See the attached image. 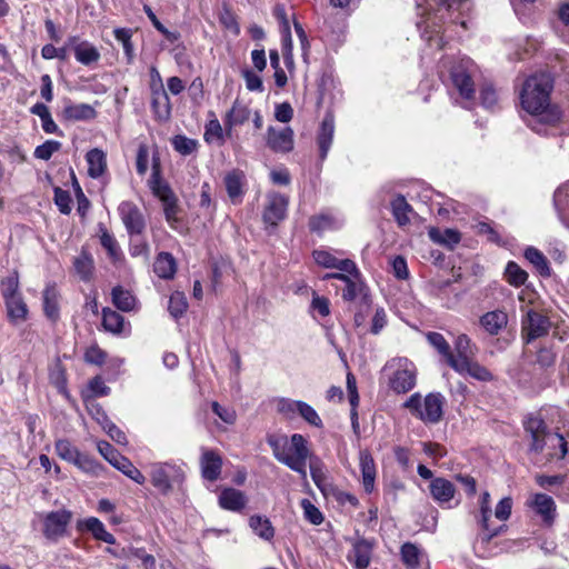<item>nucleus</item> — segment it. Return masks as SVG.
I'll return each mask as SVG.
<instances>
[{
    "mask_svg": "<svg viewBox=\"0 0 569 569\" xmlns=\"http://www.w3.org/2000/svg\"><path fill=\"white\" fill-rule=\"evenodd\" d=\"M428 7L427 18L417 23L422 37L431 44L435 40L437 48H442V38L438 37L445 23H460L467 27L463 16L471 10L470 0H423Z\"/></svg>",
    "mask_w": 569,
    "mask_h": 569,
    "instance_id": "f257e3e1",
    "label": "nucleus"
},
{
    "mask_svg": "<svg viewBox=\"0 0 569 569\" xmlns=\"http://www.w3.org/2000/svg\"><path fill=\"white\" fill-rule=\"evenodd\" d=\"M552 80L547 73L532 74L526 79L520 91V102L523 110L535 116L540 122L555 124L561 113L550 104Z\"/></svg>",
    "mask_w": 569,
    "mask_h": 569,
    "instance_id": "f03ea898",
    "label": "nucleus"
},
{
    "mask_svg": "<svg viewBox=\"0 0 569 569\" xmlns=\"http://www.w3.org/2000/svg\"><path fill=\"white\" fill-rule=\"evenodd\" d=\"M268 443L274 458L299 473L302 480H307V459L311 456L308 442L300 433H295L288 439L286 436L269 438Z\"/></svg>",
    "mask_w": 569,
    "mask_h": 569,
    "instance_id": "7ed1b4c3",
    "label": "nucleus"
},
{
    "mask_svg": "<svg viewBox=\"0 0 569 569\" xmlns=\"http://www.w3.org/2000/svg\"><path fill=\"white\" fill-rule=\"evenodd\" d=\"M525 428L531 437L530 450L546 456V462L562 460L567 455L565 438L547 430L545 421L538 416H530L525 422Z\"/></svg>",
    "mask_w": 569,
    "mask_h": 569,
    "instance_id": "20e7f679",
    "label": "nucleus"
},
{
    "mask_svg": "<svg viewBox=\"0 0 569 569\" xmlns=\"http://www.w3.org/2000/svg\"><path fill=\"white\" fill-rule=\"evenodd\" d=\"M446 398L440 392H430L423 399L419 392L412 393L405 402L403 408L426 425H436L443 417Z\"/></svg>",
    "mask_w": 569,
    "mask_h": 569,
    "instance_id": "39448f33",
    "label": "nucleus"
},
{
    "mask_svg": "<svg viewBox=\"0 0 569 569\" xmlns=\"http://www.w3.org/2000/svg\"><path fill=\"white\" fill-rule=\"evenodd\" d=\"M450 80L460 98L465 101V108H471L475 102V79L479 73L477 64L470 58H461L455 61L449 70Z\"/></svg>",
    "mask_w": 569,
    "mask_h": 569,
    "instance_id": "423d86ee",
    "label": "nucleus"
},
{
    "mask_svg": "<svg viewBox=\"0 0 569 569\" xmlns=\"http://www.w3.org/2000/svg\"><path fill=\"white\" fill-rule=\"evenodd\" d=\"M382 371L388 377L389 388L400 395L407 393L416 387L417 367L405 357L392 358L386 362Z\"/></svg>",
    "mask_w": 569,
    "mask_h": 569,
    "instance_id": "0eeeda50",
    "label": "nucleus"
},
{
    "mask_svg": "<svg viewBox=\"0 0 569 569\" xmlns=\"http://www.w3.org/2000/svg\"><path fill=\"white\" fill-rule=\"evenodd\" d=\"M97 448L101 456H103V458L117 470L121 471L139 485H143L146 482V477L141 471L136 468L127 457L118 452L109 442L99 441L97 443Z\"/></svg>",
    "mask_w": 569,
    "mask_h": 569,
    "instance_id": "6e6552de",
    "label": "nucleus"
},
{
    "mask_svg": "<svg viewBox=\"0 0 569 569\" xmlns=\"http://www.w3.org/2000/svg\"><path fill=\"white\" fill-rule=\"evenodd\" d=\"M151 482L163 495L171 491L174 483L184 479L182 469L169 462H157L151 466Z\"/></svg>",
    "mask_w": 569,
    "mask_h": 569,
    "instance_id": "1a4fd4ad",
    "label": "nucleus"
},
{
    "mask_svg": "<svg viewBox=\"0 0 569 569\" xmlns=\"http://www.w3.org/2000/svg\"><path fill=\"white\" fill-rule=\"evenodd\" d=\"M72 520V512L68 509H59L42 516V533L53 542L67 536L68 527Z\"/></svg>",
    "mask_w": 569,
    "mask_h": 569,
    "instance_id": "9d476101",
    "label": "nucleus"
},
{
    "mask_svg": "<svg viewBox=\"0 0 569 569\" xmlns=\"http://www.w3.org/2000/svg\"><path fill=\"white\" fill-rule=\"evenodd\" d=\"M548 317L535 310H529L522 320V335L527 342L546 336L550 329Z\"/></svg>",
    "mask_w": 569,
    "mask_h": 569,
    "instance_id": "9b49d317",
    "label": "nucleus"
},
{
    "mask_svg": "<svg viewBox=\"0 0 569 569\" xmlns=\"http://www.w3.org/2000/svg\"><path fill=\"white\" fill-rule=\"evenodd\" d=\"M121 221L129 234H140L146 228V221L140 209L131 201H122L118 207Z\"/></svg>",
    "mask_w": 569,
    "mask_h": 569,
    "instance_id": "f8f14e48",
    "label": "nucleus"
},
{
    "mask_svg": "<svg viewBox=\"0 0 569 569\" xmlns=\"http://www.w3.org/2000/svg\"><path fill=\"white\" fill-rule=\"evenodd\" d=\"M526 505L540 516L546 525L550 526L553 523L557 507L552 497L546 493H532L529 496Z\"/></svg>",
    "mask_w": 569,
    "mask_h": 569,
    "instance_id": "ddd939ff",
    "label": "nucleus"
},
{
    "mask_svg": "<svg viewBox=\"0 0 569 569\" xmlns=\"http://www.w3.org/2000/svg\"><path fill=\"white\" fill-rule=\"evenodd\" d=\"M293 136V130L290 127H269L267 130V146L278 153L290 152L295 146Z\"/></svg>",
    "mask_w": 569,
    "mask_h": 569,
    "instance_id": "4468645a",
    "label": "nucleus"
},
{
    "mask_svg": "<svg viewBox=\"0 0 569 569\" xmlns=\"http://www.w3.org/2000/svg\"><path fill=\"white\" fill-rule=\"evenodd\" d=\"M288 198L283 194L272 192L267 196V204L263 210V221L270 226H277L286 218Z\"/></svg>",
    "mask_w": 569,
    "mask_h": 569,
    "instance_id": "2eb2a0df",
    "label": "nucleus"
},
{
    "mask_svg": "<svg viewBox=\"0 0 569 569\" xmlns=\"http://www.w3.org/2000/svg\"><path fill=\"white\" fill-rule=\"evenodd\" d=\"M151 109L154 119L160 122L168 121L171 117V103L163 84L152 83L151 87Z\"/></svg>",
    "mask_w": 569,
    "mask_h": 569,
    "instance_id": "dca6fc26",
    "label": "nucleus"
},
{
    "mask_svg": "<svg viewBox=\"0 0 569 569\" xmlns=\"http://www.w3.org/2000/svg\"><path fill=\"white\" fill-rule=\"evenodd\" d=\"M223 182L231 202L233 204L241 203L247 187L244 172L240 169H233L226 173Z\"/></svg>",
    "mask_w": 569,
    "mask_h": 569,
    "instance_id": "f3484780",
    "label": "nucleus"
},
{
    "mask_svg": "<svg viewBox=\"0 0 569 569\" xmlns=\"http://www.w3.org/2000/svg\"><path fill=\"white\" fill-rule=\"evenodd\" d=\"M312 256L316 263L323 268H336L347 273H358V268L352 260L339 259L328 250H315Z\"/></svg>",
    "mask_w": 569,
    "mask_h": 569,
    "instance_id": "a211bd4d",
    "label": "nucleus"
},
{
    "mask_svg": "<svg viewBox=\"0 0 569 569\" xmlns=\"http://www.w3.org/2000/svg\"><path fill=\"white\" fill-rule=\"evenodd\" d=\"M68 46L72 47L76 60L83 66H90L100 60V51L89 41H78L77 37H70Z\"/></svg>",
    "mask_w": 569,
    "mask_h": 569,
    "instance_id": "6ab92c4d",
    "label": "nucleus"
},
{
    "mask_svg": "<svg viewBox=\"0 0 569 569\" xmlns=\"http://www.w3.org/2000/svg\"><path fill=\"white\" fill-rule=\"evenodd\" d=\"M452 369L460 375H468L481 382H490L495 379V376L488 368L475 361L472 358L452 363Z\"/></svg>",
    "mask_w": 569,
    "mask_h": 569,
    "instance_id": "aec40b11",
    "label": "nucleus"
},
{
    "mask_svg": "<svg viewBox=\"0 0 569 569\" xmlns=\"http://www.w3.org/2000/svg\"><path fill=\"white\" fill-rule=\"evenodd\" d=\"M200 467L201 475L206 480L216 481L221 473L222 458L214 450L202 448Z\"/></svg>",
    "mask_w": 569,
    "mask_h": 569,
    "instance_id": "412c9836",
    "label": "nucleus"
},
{
    "mask_svg": "<svg viewBox=\"0 0 569 569\" xmlns=\"http://www.w3.org/2000/svg\"><path fill=\"white\" fill-rule=\"evenodd\" d=\"M335 133V118L331 112H327L322 119L318 136L317 143L320 151L321 160H325L328 156L330 147L333 141Z\"/></svg>",
    "mask_w": 569,
    "mask_h": 569,
    "instance_id": "4be33fe9",
    "label": "nucleus"
},
{
    "mask_svg": "<svg viewBox=\"0 0 569 569\" xmlns=\"http://www.w3.org/2000/svg\"><path fill=\"white\" fill-rule=\"evenodd\" d=\"M372 548L370 541L359 539L353 542L347 558L357 569H366L371 560Z\"/></svg>",
    "mask_w": 569,
    "mask_h": 569,
    "instance_id": "5701e85b",
    "label": "nucleus"
},
{
    "mask_svg": "<svg viewBox=\"0 0 569 569\" xmlns=\"http://www.w3.org/2000/svg\"><path fill=\"white\" fill-rule=\"evenodd\" d=\"M359 465L362 476V485L367 493H371L375 489L377 469L371 453L365 449L359 452Z\"/></svg>",
    "mask_w": 569,
    "mask_h": 569,
    "instance_id": "b1692460",
    "label": "nucleus"
},
{
    "mask_svg": "<svg viewBox=\"0 0 569 569\" xmlns=\"http://www.w3.org/2000/svg\"><path fill=\"white\" fill-rule=\"evenodd\" d=\"M77 529L79 531H89L92 533L94 539L101 540L106 543H116V538L113 535L108 532L104 525L96 517H89L87 519L79 520L77 522Z\"/></svg>",
    "mask_w": 569,
    "mask_h": 569,
    "instance_id": "393cba45",
    "label": "nucleus"
},
{
    "mask_svg": "<svg viewBox=\"0 0 569 569\" xmlns=\"http://www.w3.org/2000/svg\"><path fill=\"white\" fill-rule=\"evenodd\" d=\"M247 503L246 495L234 488H226L219 496V506L224 510L240 512L246 508Z\"/></svg>",
    "mask_w": 569,
    "mask_h": 569,
    "instance_id": "a878e982",
    "label": "nucleus"
},
{
    "mask_svg": "<svg viewBox=\"0 0 569 569\" xmlns=\"http://www.w3.org/2000/svg\"><path fill=\"white\" fill-rule=\"evenodd\" d=\"M63 118L70 121H88L97 117L96 109L88 103H73L68 100L62 110Z\"/></svg>",
    "mask_w": 569,
    "mask_h": 569,
    "instance_id": "bb28decb",
    "label": "nucleus"
},
{
    "mask_svg": "<svg viewBox=\"0 0 569 569\" xmlns=\"http://www.w3.org/2000/svg\"><path fill=\"white\" fill-rule=\"evenodd\" d=\"M480 326L491 336H497L508 325V315L502 310L486 312L480 317Z\"/></svg>",
    "mask_w": 569,
    "mask_h": 569,
    "instance_id": "cd10ccee",
    "label": "nucleus"
},
{
    "mask_svg": "<svg viewBox=\"0 0 569 569\" xmlns=\"http://www.w3.org/2000/svg\"><path fill=\"white\" fill-rule=\"evenodd\" d=\"M149 183H150V189H151L152 193L157 198H159L161 202L168 201L176 197L173 191L169 187V184L167 182L162 181V179L160 177L159 160L156 158H153L152 176H151Z\"/></svg>",
    "mask_w": 569,
    "mask_h": 569,
    "instance_id": "c85d7f7f",
    "label": "nucleus"
},
{
    "mask_svg": "<svg viewBox=\"0 0 569 569\" xmlns=\"http://www.w3.org/2000/svg\"><path fill=\"white\" fill-rule=\"evenodd\" d=\"M251 111L249 107L240 100H234L231 109L226 113L224 117V127L227 131H231V129L236 126L243 124L249 120Z\"/></svg>",
    "mask_w": 569,
    "mask_h": 569,
    "instance_id": "c756f323",
    "label": "nucleus"
},
{
    "mask_svg": "<svg viewBox=\"0 0 569 569\" xmlns=\"http://www.w3.org/2000/svg\"><path fill=\"white\" fill-rule=\"evenodd\" d=\"M429 489L432 498L439 503L449 502L456 492L453 483L441 477L432 479Z\"/></svg>",
    "mask_w": 569,
    "mask_h": 569,
    "instance_id": "7c9ffc66",
    "label": "nucleus"
},
{
    "mask_svg": "<svg viewBox=\"0 0 569 569\" xmlns=\"http://www.w3.org/2000/svg\"><path fill=\"white\" fill-rule=\"evenodd\" d=\"M88 163V174L93 178H100L107 169V156L98 148L91 149L86 154Z\"/></svg>",
    "mask_w": 569,
    "mask_h": 569,
    "instance_id": "2f4dec72",
    "label": "nucleus"
},
{
    "mask_svg": "<svg viewBox=\"0 0 569 569\" xmlns=\"http://www.w3.org/2000/svg\"><path fill=\"white\" fill-rule=\"evenodd\" d=\"M553 206L561 222L567 223L569 220V180L556 189Z\"/></svg>",
    "mask_w": 569,
    "mask_h": 569,
    "instance_id": "473e14b6",
    "label": "nucleus"
},
{
    "mask_svg": "<svg viewBox=\"0 0 569 569\" xmlns=\"http://www.w3.org/2000/svg\"><path fill=\"white\" fill-rule=\"evenodd\" d=\"M59 291L54 284H48L43 290V311L52 321L59 318Z\"/></svg>",
    "mask_w": 569,
    "mask_h": 569,
    "instance_id": "72a5a7b5",
    "label": "nucleus"
},
{
    "mask_svg": "<svg viewBox=\"0 0 569 569\" xmlns=\"http://www.w3.org/2000/svg\"><path fill=\"white\" fill-rule=\"evenodd\" d=\"M177 270L176 260L171 253L160 252L153 263L154 273L162 279H171Z\"/></svg>",
    "mask_w": 569,
    "mask_h": 569,
    "instance_id": "f704fd0d",
    "label": "nucleus"
},
{
    "mask_svg": "<svg viewBox=\"0 0 569 569\" xmlns=\"http://www.w3.org/2000/svg\"><path fill=\"white\" fill-rule=\"evenodd\" d=\"M212 118L204 126L203 139L209 144L223 146L226 142L223 128L213 112L209 113Z\"/></svg>",
    "mask_w": 569,
    "mask_h": 569,
    "instance_id": "c9c22d12",
    "label": "nucleus"
},
{
    "mask_svg": "<svg viewBox=\"0 0 569 569\" xmlns=\"http://www.w3.org/2000/svg\"><path fill=\"white\" fill-rule=\"evenodd\" d=\"M428 236L433 242L448 248H453L461 240L459 231L455 229L440 230L439 228L431 227L428 230Z\"/></svg>",
    "mask_w": 569,
    "mask_h": 569,
    "instance_id": "e433bc0d",
    "label": "nucleus"
},
{
    "mask_svg": "<svg viewBox=\"0 0 569 569\" xmlns=\"http://www.w3.org/2000/svg\"><path fill=\"white\" fill-rule=\"evenodd\" d=\"M100 243L107 250L109 258L113 263L123 259L122 251L117 239L102 224H100Z\"/></svg>",
    "mask_w": 569,
    "mask_h": 569,
    "instance_id": "4c0bfd02",
    "label": "nucleus"
},
{
    "mask_svg": "<svg viewBox=\"0 0 569 569\" xmlns=\"http://www.w3.org/2000/svg\"><path fill=\"white\" fill-rule=\"evenodd\" d=\"M455 348L457 355L450 352L449 357V366L452 368V363L458 362L459 360H469L473 357V348L471 340L466 335H460L456 339Z\"/></svg>",
    "mask_w": 569,
    "mask_h": 569,
    "instance_id": "58836bf2",
    "label": "nucleus"
},
{
    "mask_svg": "<svg viewBox=\"0 0 569 569\" xmlns=\"http://www.w3.org/2000/svg\"><path fill=\"white\" fill-rule=\"evenodd\" d=\"M480 523L485 531L488 533L482 538L485 541H489L492 537L499 533V530L491 529L489 526V519L491 517L490 508V495L488 491L482 492L480 498Z\"/></svg>",
    "mask_w": 569,
    "mask_h": 569,
    "instance_id": "ea45409f",
    "label": "nucleus"
},
{
    "mask_svg": "<svg viewBox=\"0 0 569 569\" xmlns=\"http://www.w3.org/2000/svg\"><path fill=\"white\" fill-rule=\"evenodd\" d=\"M102 326L111 333H122L124 330V318L117 311L110 308H103L102 310Z\"/></svg>",
    "mask_w": 569,
    "mask_h": 569,
    "instance_id": "a19ab883",
    "label": "nucleus"
},
{
    "mask_svg": "<svg viewBox=\"0 0 569 569\" xmlns=\"http://www.w3.org/2000/svg\"><path fill=\"white\" fill-rule=\"evenodd\" d=\"M6 307L9 320L11 322H20L26 320L28 309L27 305L23 302L21 296L11 297L9 299H6Z\"/></svg>",
    "mask_w": 569,
    "mask_h": 569,
    "instance_id": "79ce46f5",
    "label": "nucleus"
},
{
    "mask_svg": "<svg viewBox=\"0 0 569 569\" xmlns=\"http://www.w3.org/2000/svg\"><path fill=\"white\" fill-rule=\"evenodd\" d=\"M350 278L345 282L346 288L342 291V298L346 301H352L358 296L365 295L366 286L361 280V273L358 270V273H349Z\"/></svg>",
    "mask_w": 569,
    "mask_h": 569,
    "instance_id": "37998d69",
    "label": "nucleus"
},
{
    "mask_svg": "<svg viewBox=\"0 0 569 569\" xmlns=\"http://www.w3.org/2000/svg\"><path fill=\"white\" fill-rule=\"evenodd\" d=\"M310 476L315 485L325 491L329 486L325 463L318 457H311L309 462Z\"/></svg>",
    "mask_w": 569,
    "mask_h": 569,
    "instance_id": "c03bdc74",
    "label": "nucleus"
},
{
    "mask_svg": "<svg viewBox=\"0 0 569 569\" xmlns=\"http://www.w3.org/2000/svg\"><path fill=\"white\" fill-rule=\"evenodd\" d=\"M391 211L399 226H406L410 222L409 213L412 208L403 196H398L391 201Z\"/></svg>",
    "mask_w": 569,
    "mask_h": 569,
    "instance_id": "a18cd8bd",
    "label": "nucleus"
},
{
    "mask_svg": "<svg viewBox=\"0 0 569 569\" xmlns=\"http://www.w3.org/2000/svg\"><path fill=\"white\" fill-rule=\"evenodd\" d=\"M73 267L81 280H90L93 271V259L91 254L82 250L80 254L74 258Z\"/></svg>",
    "mask_w": 569,
    "mask_h": 569,
    "instance_id": "49530a36",
    "label": "nucleus"
},
{
    "mask_svg": "<svg viewBox=\"0 0 569 569\" xmlns=\"http://www.w3.org/2000/svg\"><path fill=\"white\" fill-rule=\"evenodd\" d=\"M112 302L119 310L123 312L132 311L136 307L134 296L121 287H116L112 289Z\"/></svg>",
    "mask_w": 569,
    "mask_h": 569,
    "instance_id": "de8ad7c7",
    "label": "nucleus"
},
{
    "mask_svg": "<svg viewBox=\"0 0 569 569\" xmlns=\"http://www.w3.org/2000/svg\"><path fill=\"white\" fill-rule=\"evenodd\" d=\"M249 526L253 532L264 540H271L274 536V529L270 520L261 516H251Z\"/></svg>",
    "mask_w": 569,
    "mask_h": 569,
    "instance_id": "09e8293b",
    "label": "nucleus"
},
{
    "mask_svg": "<svg viewBox=\"0 0 569 569\" xmlns=\"http://www.w3.org/2000/svg\"><path fill=\"white\" fill-rule=\"evenodd\" d=\"M56 453L63 460L74 465L81 452L67 439H59L54 443Z\"/></svg>",
    "mask_w": 569,
    "mask_h": 569,
    "instance_id": "8fccbe9b",
    "label": "nucleus"
},
{
    "mask_svg": "<svg viewBox=\"0 0 569 569\" xmlns=\"http://www.w3.org/2000/svg\"><path fill=\"white\" fill-rule=\"evenodd\" d=\"M400 553L401 560L408 569H416L419 567L421 551L415 543H403Z\"/></svg>",
    "mask_w": 569,
    "mask_h": 569,
    "instance_id": "3c124183",
    "label": "nucleus"
},
{
    "mask_svg": "<svg viewBox=\"0 0 569 569\" xmlns=\"http://www.w3.org/2000/svg\"><path fill=\"white\" fill-rule=\"evenodd\" d=\"M525 257L530 263H532L536 267V269L539 271L541 276L550 274L548 260L546 259L541 251H539L536 248L529 247L525 251Z\"/></svg>",
    "mask_w": 569,
    "mask_h": 569,
    "instance_id": "603ef678",
    "label": "nucleus"
},
{
    "mask_svg": "<svg viewBox=\"0 0 569 569\" xmlns=\"http://www.w3.org/2000/svg\"><path fill=\"white\" fill-rule=\"evenodd\" d=\"M173 149L182 156H189L197 151L198 141L196 139L188 138L183 134H177L172 138Z\"/></svg>",
    "mask_w": 569,
    "mask_h": 569,
    "instance_id": "864d4df0",
    "label": "nucleus"
},
{
    "mask_svg": "<svg viewBox=\"0 0 569 569\" xmlns=\"http://www.w3.org/2000/svg\"><path fill=\"white\" fill-rule=\"evenodd\" d=\"M505 276L509 284L513 287H520L525 284L528 279V273L513 261L508 262Z\"/></svg>",
    "mask_w": 569,
    "mask_h": 569,
    "instance_id": "5fc2aeb1",
    "label": "nucleus"
},
{
    "mask_svg": "<svg viewBox=\"0 0 569 569\" xmlns=\"http://www.w3.org/2000/svg\"><path fill=\"white\" fill-rule=\"evenodd\" d=\"M188 308L187 298L183 292L176 291L170 296L168 310L173 318L181 317Z\"/></svg>",
    "mask_w": 569,
    "mask_h": 569,
    "instance_id": "6e6d98bb",
    "label": "nucleus"
},
{
    "mask_svg": "<svg viewBox=\"0 0 569 569\" xmlns=\"http://www.w3.org/2000/svg\"><path fill=\"white\" fill-rule=\"evenodd\" d=\"M74 466L94 477H99L103 471V467L98 461L83 453L80 455Z\"/></svg>",
    "mask_w": 569,
    "mask_h": 569,
    "instance_id": "4d7b16f0",
    "label": "nucleus"
},
{
    "mask_svg": "<svg viewBox=\"0 0 569 569\" xmlns=\"http://www.w3.org/2000/svg\"><path fill=\"white\" fill-rule=\"evenodd\" d=\"M427 340L441 356L445 357L447 363L449 365L451 350L445 337L439 332H429L427 335Z\"/></svg>",
    "mask_w": 569,
    "mask_h": 569,
    "instance_id": "13d9d810",
    "label": "nucleus"
},
{
    "mask_svg": "<svg viewBox=\"0 0 569 569\" xmlns=\"http://www.w3.org/2000/svg\"><path fill=\"white\" fill-rule=\"evenodd\" d=\"M480 102L486 109H493L498 104V92L492 84L486 83L480 88Z\"/></svg>",
    "mask_w": 569,
    "mask_h": 569,
    "instance_id": "bf43d9fd",
    "label": "nucleus"
},
{
    "mask_svg": "<svg viewBox=\"0 0 569 569\" xmlns=\"http://www.w3.org/2000/svg\"><path fill=\"white\" fill-rule=\"evenodd\" d=\"M336 219L330 214L315 216L309 221L312 231L321 232L336 227Z\"/></svg>",
    "mask_w": 569,
    "mask_h": 569,
    "instance_id": "052dcab7",
    "label": "nucleus"
},
{
    "mask_svg": "<svg viewBox=\"0 0 569 569\" xmlns=\"http://www.w3.org/2000/svg\"><path fill=\"white\" fill-rule=\"evenodd\" d=\"M298 415L303 418L309 425L321 428L322 420L317 411L307 402L300 401Z\"/></svg>",
    "mask_w": 569,
    "mask_h": 569,
    "instance_id": "680f3d73",
    "label": "nucleus"
},
{
    "mask_svg": "<svg viewBox=\"0 0 569 569\" xmlns=\"http://www.w3.org/2000/svg\"><path fill=\"white\" fill-rule=\"evenodd\" d=\"M61 143L56 140H47L34 149V157L41 160H49L52 154L59 151Z\"/></svg>",
    "mask_w": 569,
    "mask_h": 569,
    "instance_id": "e2e57ef3",
    "label": "nucleus"
},
{
    "mask_svg": "<svg viewBox=\"0 0 569 569\" xmlns=\"http://www.w3.org/2000/svg\"><path fill=\"white\" fill-rule=\"evenodd\" d=\"M305 518L312 525H320L323 521L321 511L308 499L301 501Z\"/></svg>",
    "mask_w": 569,
    "mask_h": 569,
    "instance_id": "0e129e2a",
    "label": "nucleus"
},
{
    "mask_svg": "<svg viewBox=\"0 0 569 569\" xmlns=\"http://www.w3.org/2000/svg\"><path fill=\"white\" fill-rule=\"evenodd\" d=\"M18 290L19 279L17 274L9 276L1 281V291L4 300L11 297L20 296Z\"/></svg>",
    "mask_w": 569,
    "mask_h": 569,
    "instance_id": "69168bd1",
    "label": "nucleus"
},
{
    "mask_svg": "<svg viewBox=\"0 0 569 569\" xmlns=\"http://www.w3.org/2000/svg\"><path fill=\"white\" fill-rule=\"evenodd\" d=\"M300 400H291L287 398H282L277 403L278 411L283 415L286 418H293L298 415Z\"/></svg>",
    "mask_w": 569,
    "mask_h": 569,
    "instance_id": "338daca9",
    "label": "nucleus"
},
{
    "mask_svg": "<svg viewBox=\"0 0 569 569\" xmlns=\"http://www.w3.org/2000/svg\"><path fill=\"white\" fill-rule=\"evenodd\" d=\"M54 203L59 208L60 212L68 214L71 211V197L68 191L60 188L54 189Z\"/></svg>",
    "mask_w": 569,
    "mask_h": 569,
    "instance_id": "774afa93",
    "label": "nucleus"
}]
</instances>
